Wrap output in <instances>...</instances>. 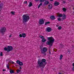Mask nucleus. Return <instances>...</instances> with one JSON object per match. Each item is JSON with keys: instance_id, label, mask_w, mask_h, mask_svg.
Returning a JSON list of instances; mask_svg holds the SVG:
<instances>
[{"instance_id": "nucleus-1", "label": "nucleus", "mask_w": 74, "mask_h": 74, "mask_svg": "<svg viewBox=\"0 0 74 74\" xmlns=\"http://www.w3.org/2000/svg\"><path fill=\"white\" fill-rule=\"evenodd\" d=\"M47 40L49 41H47V43L48 45H52L55 41V39L52 37L47 38Z\"/></svg>"}, {"instance_id": "nucleus-2", "label": "nucleus", "mask_w": 74, "mask_h": 74, "mask_svg": "<svg viewBox=\"0 0 74 74\" xmlns=\"http://www.w3.org/2000/svg\"><path fill=\"white\" fill-rule=\"evenodd\" d=\"M30 19V17L27 14H24L23 16V22H27Z\"/></svg>"}, {"instance_id": "nucleus-3", "label": "nucleus", "mask_w": 74, "mask_h": 74, "mask_svg": "<svg viewBox=\"0 0 74 74\" xmlns=\"http://www.w3.org/2000/svg\"><path fill=\"white\" fill-rule=\"evenodd\" d=\"M41 60L39 59L38 60V63L39 66L40 67H42L44 68L47 64V62L43 63L42 62H41Z\"/></svg>"}, {"instance_id": "nucleus-4", "label": "nucleus", "mask_w": 74, "mask_h": 74, "mask_svg": "<svg viewBox=\"0 0 74 74\" xmlns=\"http://www.w3.org/2000/svg\"><path fill=\"white\" fill-rule=\"evenodd\" d=\"M6 31V28L5 27H1L0 29V32L2 34H4Z\"/></svg>"}, {"instance_id": "nucleus-5", "label": "nucleus", "mask_w": 74, "mask_h": 74, "mask_svg": "<svg viewBox=\"0 0 74 74\" xmlns=\"http://www.w3.org/2000/svg\"><path fill=\"white\" fill-rule=\"evenodd\" d=\"M47 51V48L46 47H44L41 51L42 53L44 55H46V52Z\"/></svg>"}, {"instance_id": "nucleus-6", "label": "nucleus", "mask_w": 74, "mask_h": 74, "mask_svg": "<svg viewBox=\"0 0 74 74\" xmlns=\"http://www.w3.org/2000/svg\"><path fill=\"white\" fill-rule=\"evenodd\" d=\"M38 23L40 25H43L44 23V20L43 19H40L39 20Z\"/></svg>"}, {"instance_id": "nucleus-7", "label": "nucleus", "mask_w": 74, "mask_h": 74, "mask_svg": "<svg viewBox=\"0 0 74 74\" xmlns=\"http://www.w3.org/2000/svg\"><path fill=\"white\" fill-rule=\"evenodd\" d=\"M16 63L19 64V66H23V64L22 62L20 61L19 60H17L16 62Z\"/></svg>"}, {"instance_id": "nucleus-8", "label": "nucleus", "mask_w": 74, "mask_h": 74, "mask_svg": "<svg viewBox=\"0 0 74 74\" xmlns=\"http://www.w3.org/2000/svg\"><path fill=\"white\" fill-rule=\"evenodd\" d=\"M13 49L12 47L11 46H8V47L7 52H10Z\"/></svg>"}, {"instance_id": "nucleus-9", "label": "nucleus", "mask_w": 74, "mask_h": 74, "mask_svg": "<svg viewBox=\"0 0 74 74\" xmlns=\"http://www.w3.org/2000/svg\"><path fill=\"white\" fill-rule=\"evenodd\" d=\"M46 30L47 32H52V28L50 27H47L46 29Z\"/></svg>"}, {"instance_id": "nucleus-10", "label": "nucleus", "mask_w": 74, "mask_h": 74, "mask_svg": "<svg viewBox=\"0 0 74 74\" xmlns=\"http://www.w3.org/2000/svg\"><path fill=\"white\" fill-rule=\"evenodd\" d=\"M62 18L63 20H65L66 19V15L64 14H63L62 16Z\"/></svg>"}, {"instance_id": "nucleus-11", "label": "nucleus", "mask_w": 74, "mask_h": 74, "mask_svg": "<svg viewBox=\"0 0 74 74\" xmlns=\"http://www.w3.org/2000/svg\"><path fill=\"white\" fill-rule=\"evenodd\" d=\"M54 5L56 6H57L59 5V3L57 1H55L54 2Z\"/></svg>"}, {"instance_id": "nucleus-12", "label": "nucleus", "mask_w": 74, "mask_h": 74, "mask_svg": "<svg viewBox=\"0 0 74 74\" xmlns=\"http://www.w3.org/2000/svg\"><path fill=\"white\" fill-rule=\"evenodd\" d=\"M52 5L51 4H49L48 5V9H52Z\"/></svg>"}, {"instance_id": "nucleus-13", "label": "nucleus", "mask_w": 74, "mask_h": 74, "mask_svg": "<svg viewBox=\"0 0 74 74\" xmlns=\"http://www.w3.org/2000/svg\"><path fill=\"white\" fill-rule=\"evenodd\" d=\"M49 1H45V2L44 3V5H47V4H49Z\"/></svg>"}, {"instance_id": "nucleus-14", "label": "nucleus", "mask_w": 74, "mask_h": 74, "mask_svg": "<svg viewBox=\"0 0 74 74\" xmlns=\"http://www.w3.org/2000/svg\"><path fill=\"white\" fill-rule=\"evenodd\" d=\"M50 18L52 20H54V19H55V17L54 16H52L50 17Z\"/></svg>"}, {"instance_id": "nucleus-15", "label": "nucleus", "mask_w": 74, "mask_h": 74, "mask_svg": "<svg viewBox=\"0 0 74 74\" xmlns=\"http://www.w3.org/2000/svg\"><path fill=\"white\" fill-rule=\"evenodd\" d=\"M22 37H23V38H25V37H26V34H25V33H22Z\"/></svg>"}, {"instance_id": "nucleus-16", "label": "nucleus", "mask_w": 74, "mask_h": 74, "mask_svg": "<svg viewBox=\"0 0 74 74\" xmlns=\"http://www.w3.org/2000/svg\"><path fill=\"white\" fill-rule=\"evenodd\" d=\"M41 41L42 42H45L46 41V39L45 38H44L43 39H42Z\"/></svg>"}, {"instance_id": "nucleus-17", "label": "nucleus", "mask_w": 74, "mask_h": 74, "mask_svg": "<svg viewBox=\"0 0 74 74\" xmlns=\"http://www.w3.org/2000/svg\"><path fill=\"white\" fill-rule=\"evenodd\" d=\"M32 4H32V3L31 2H29V7H32Z\"/></svg>"}, {"instance_id": "nucleus-18", "label": "nucleus", "mask_w": 74, "mask_h": 74, "mask_svg": "<svg viewBox=\"0 0 74 74\" xmlns=\"http://www.w3.org/2000/svg\"><path fill=\"white\" fill-rule=\"evenodd\" d=\"M58 17H62V16H63V15L62 14H58Z\"/></svg>"}, {"instance_id": "nucleus-19", "label": "nucleus", "mask_w": 74, "mask_h": 74, "mask_svg": "<svg viewBox=\"0 0 74 74\" xmlns=\"http://www.w3.org/2000/svg\"><path fill=\"white\" fill-rule=\"evenodd\" d=\"M63 58V55L62 54H61L60 55V60H62Z\"/></svg>"}, {"instance_id": "nucleus-20", "label": "nucleus", "mask_w": 74, "mask_h": 74, "mask_svg": "<svg viewBox=\"0 0 74 74\" xmlns=\"http://www.w3.org/2000/svg\"><path fill=\"white\" fill-rule=\"evenodd\" d=\"M17 73H19L21 71V70H19V69H17L16 70Z\"/></svg>"}, {"instance_id": "nucleus-21", "label": "nucleus", "mask_w": 74, "mask_h": 74, "mask_svg": "<svg viewBox=\"0 0 74 74\" xmlns=\"http://www.w3.org/2000/svg\"><path fill=\"white\" fill-rule=\"evenodd\" d=\"M39 37L41 38L42 39H43V38H44V37L41 35H40L39 36Z\"/></svg>"}, {"instance_id": "nucleus-22", "label": "nucleus", "mask_w": 74, "mask_h": 74, "mask_svg": "<svg viewBox=\"0 0 74 74\" xmlns=\"http://www.w3.org/2000/svg\"><path fill=\"white\" fill-rule=\"evenodd\" d=\"M10 73H14V72L13 70H11L10 71Z\"/></svg>"}, {"instance_id": "nucleus-23", "label": "nucleus", "mask_w": 74, "mask_h": 74, "mask_svg": "<svg viewBox=\"0 0 74 74\" xmlns=\"http://www.w3.org/2000/svg\"><path fill=\"white\" fill-rule=\"evenodd\" d=\"M46 61V60H45V59H42V62H45Z\"/></svg>"}, {"instance_id": "nucleus-24", "label": "nucleus", "mask_w": 74, "mask_h": 74, "mask_svg": "<svg viewBox=\"0 0 74 74\" xmlns=\"http://www.w3.org/2000/svg\"><path fill=\"white\" fill-rule=\"evenodd\" d=\"M42 4V3H40L39 4V5L38 6V8H40V7H41V6Z\"/></svg>"}, {"instance_id": "nucleus-25", "label": "nucleus", "mask_w": 74, "mask_h": 74, "mask_svg": "<svg viewBox=\"0 0 74 74\" xmlns=\"http://www.w3.org/2000/svg\"><path fill=\"white\" fill-rule=\"evenodd\" d=\"M15 12H14V11H12L11 12V13L12 14V15H15Z\"/></svg>"}, {"instance_id": "nucleus-26", "label": "nucleus", "mask_w": 74, "mask_h": 74, "mask_svg": "<svg viewBox=\"0 0 74 74\" xmlns=\"http://www.w3.org/2000/svg\"><path fill=\"white\" fill-rule=\"evenodd\" d=\"M58 30H61L62 29V27L61 26H59L58 27Z\"/></svg>"}, {"instance_id": "nucleus-27", "label": "nucleus", "mask_w": 74, "mask_h": 74, "mask_svg": "<svg viewBox=\"0 0 74 74\" xmlns=\"http://www.w3.org/2000/svg\"><path fill=\"white\" fill-rule=\"evenodd\" d=\"M49 23H50V22L48 21L47 22H46L45 23V25H47V24H49Z\"/></svg>"}, {"instance_id": "nucleus-28", "label": "nucleus", "mask_w": 74, "mask_h": 74, "mask_svg": "<svg viewBox=\"0 0 74 74\" xmlns=\"http://www.w3.org/2000/svg\"><path fill=\"white\" fill-rule=\"evenodd\" d=\"M40 2H41L42 3H43V2H44L45 0H39Z\"/></svg>"}, {"instance_id": "nucleus-29", "label": "nucleus", "mask_w": 74, "mask_h": 74, "mask_svg": "<svg viewBox=\"0 0 74 74\" xmlns=\"http://www.w3.org/2000/svg\"><path fill=\"white\" fill-rule=\"evenodd\" d=\"M0 56H3V52H1Z\"/></svg>"}, {"instance_id": "nucleus-30", "label": "nucleus", "mask_w": 74, "mask_h": 74, "mask_svg": "<svg viewBox=\"0 0 74 74\" xmlns=\"http://www.w3.org/2000/svg\"><path fill=\"white\" fill-rule=\"evenodd\" d=\"M4 5V4H3V3H2L1 4V7L2 8L3 7Z\"/></svg>"}, {"instance_id": "nucleus-31", "label": "nucleus", "mask_w": 74, "mask_h": 74, "mask_svg": "<svg viewBox=\"0 0 74 74\" xmlns=\"http://www.w3.org/2000/svg\"><path fill=\"white\" fill-rule=\"evenodd\" d=\"M4 51H7V50H8V49H7V47H5L4 48Z\"/></svg>"}, {"instance_id": "nucleus-32", "label": "nucleus", "mask_w": 74, "mask_h": 74, "mask_svg": "<svg viewBox=\"0 0 74 74\" xmlns=\"http://www.w3.org/2000/svg\"><path fill=\"white\" fill-rule=\"evenodd\" d=\"M63 11H64V12H66V9L65 8H63Z\"/></svg>"}, {"instance_id": "nucleus-33", "label": "nucleus", "mask_w": 74, "mask_h": 74, "mask_svg": "<svg viewBox=\"0 0 74 74\" xmlns=\"http://www.w3.org/2000/svg\"><path fill=\"white\" fill-rule=\"evenodd\" d=\"M61 19H62V18H58V20L59 21H60Z\"/></svg>"}, {"instance_id": "nucleus-34", "label": "nucleus", "mask_w": 74, "mask_h": 74, "mask_svg": "<svg viewBox=\"0 0 74 74\" xmlns=\"http://www.w3.org/2000/svg\"><path fill=\"white\" fill-rule=\"evenodd\" d=\"M10 63H12V64H15V62H14L13 61H11Z\"/></svg>"}, {"instance_id": "nucleus-35", "label": "nucleus", "mask_w": 74, "mask_h": 74, "mask_svg": "<svg viewBox=\"0 0 74 74\" xmlns=\"http://www.w3.org/2000/svg\"><path fill=\"white\" fill-rule=\"evenodd\" d=\"M19 36L20 37H22V35L20 34L19 35Z\"/></svg>"}, {"instance_id": "nucleus-36", "label": "nucleus", "mask_w": 74, "mask_h": 74, "mask_svg": "<svg viewBox=\"0 0 74 74\" xmlns=\"http://www.w3.org/2000/svg\"><path fill=\"white\" fill-rule=\"evenodd\" d=\"M6 66L8 69H9V64H7Z\"/></svg>"}, {"instance_id": "nucleus-37", "label": "nucleus", "mask_w": 74, "mask_h": 74, "mask_svg": "<svg viewBox=\"0 0 74 74\" xmlns=\"http://www.w3.org/2000/svg\"><path fill=\"white\" fill-rule=\"evenodd\" d=\"M24 4H27V1H25L24 2Z\"/></svg>"}, {"instance_id": "nucleus-38", "label": "nucleus", "mask_w": 74, "mask_h": 74, "mask_svg": "<svg viewBox=\"0 0 74 74\" xmlns=\"http://www.w3.org/2000/svg\"><path fill=\"white\" fill-rule=\"evenodd\" d=\"M72 70H73V71H74V67H72Z\"/></svg>"}, {"instance_id": "nucleus-39", "label": "nucleus", "mask_w": 74, "mask_h": 74, "mask_svg": "<svg viewBox=\"0 0 74 74\" xmlns=\"http://www.w3.org/2000/svg\"><path fill=\"white\" fill-rule=\"evenodd\" d=\"M72 66H73V67H74V63H73L72 64Z\"/></svg>"}, {"instance_id": "nucleus-40", "label": "nucleus", "mask_w": 74, "mask_h": 74, "mask_svg": "<svg viewBox=\"0 0 74 74\" xmlns=\"http://www.w3.org/2000/svg\"><path fill=\"white\" fill-rule=\"evenodd\" d=\"M19 69H22V67H21V66L20 67Z\"/></svg>"}, {"instance_id": "nucleus-41", "label": "nucleus", "mask_w": 74, "mask_h": 74, "mask_svg": "<svg viewBox=\"0 0 74 74\" xmlns=\"http://www.w3.org/2000/svg\"><path fill=\"white\" fill-rule=\"evenodd\" d=\"M12 36V35H10V36H9V37L10 38Z\"/></svg>"}, {"instance_id": "nucleus-42", "label": "nucleus", "mask_w": 74, "mask_h": 74, "mask_svg": "<svg viewBox=\"0 0 74 74\" xmlns=\"http://www.w3.org/2000/svg\"><path fill=\"white\" fill-rule=\"evenodd\" d=\"M5 71V70L4 69H3V71Z\"/></svg>"}, {"instance_id": "nucleus-43", "label": "nucleus", "mask_w": 74, "mask_h": 74, "mask_svg": "<svg viewBox=\"0 0 74 74\" xmlns=\"http://www.w3.org/2000/svg\"><path fill=\"white\" fill-rule=\"evenodd\" d=\"M49 53H50V54H51V51H49Z\"/></svg>"}, {"instance_id": "nucleus-44", "label": "nucleus", "mask_w": 74, "mask_h": 74, "mask_svg": "<svg viewBox=\"0 0 74 74\" xmlns=\"http://www.w3.org/2000/svg\"><path fill=\"white\" fill-rule=\"evenodd\" d=\"M35 1H39V0H35Z\"/></svg>"}, {"instance_id": "nucleus-45", "label": "nucleus", "mask_w": 74, "mask_h": 74, "mask_svg": "<svg viewBox=\"0 0 74 74\" xmlns=\"http://www.w3.org/2000/svg\"><path fill=\"white\" fill-rule=\"evenodd\" d=\"M53 0H50V1H53Z\"/></svg>"}]
</instances>
